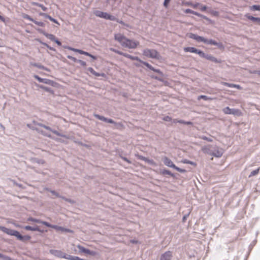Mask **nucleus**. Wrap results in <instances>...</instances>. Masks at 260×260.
I'll use <instances>...</instances> for the list:
<instances>
[{
	"mask_svg": "<svg viewBox=\"0 0 260 260\" xmlns=\"http://www.w3.org/2000/svg\"><path fill=\"white\" fill-rule=\"evenodd\" d=\"M143 54L149 58L159 59L160 55L159 53L155 49H145L143 51Z\"/></svg>",
	"mask_w": 260,
	"mask_h": 260,
	"instance_id": "3",
	"label": "nucleus"
},
{
	"mask_svg": "<svg viewBox=\"0 0 260 260\" xmlns=\"http://www.w3.org/2000/svg\"><path fill=\"white\" fill-rule=\"evenodd\" d=\"M201 5V4L199 3H196L194 4H191L190 6L194 9H196L198 8V7L200 6Z\"/></svg>",
	"mask_w": 260,
	"mask_h": 260,
	"instance_id": "53",
	"label": "nucleus"
},
{
	"mask_svg": "<svg viewBox=\"0 0 260 260\" xmlns=\"http://www.w3.org/2000/svg\"><path fill=\"white\" fill-rule=\"evenodd\" d=\"M24 229L25 230H28V231L41 232V230H40L39 227L37 225H36L34 227L29 226V225H26L24 228Z\"/></svg>",
	"mask_w": 260,
	"mask_h": 260,
	"instance_id": "23",
	"label": "nucleus"
},
{
	"mask_svg": "<svg viewBox=\"0 0 260 260\" xmlns=\"http://www.w3.org/2000/svg\"><path fill=\"white\" fill-rule=\"evenodd\" d=\"M27 221H32V222H36V223H42L49 228L51 226V224H50L49 223H48V222L42 221V220H41L40 219H38L36 218H34L33 217H29L27 219Z\"/></svg>",
	"mask_w": 260,
	"mask_h": 260,
	"instance_id": "10",
	"label": "nucleus"
},
{
	"mask_svg": "<svg viewBox=\"0 0 260 260\" xmlns=\"http://www.w3.org/2000/svg\"><path fill=\"white\" fill-rule=\"evenodd\" d=\"M64 258L69 260H73L74 256L65 253V257H64Z\"/></svg>",
	"mask_w": 260,
	"mask_h": 260,
	"instance_id": "49",
	"label": "nucleus"
},
{
	"mask_svg": "<svg viewBox=\"0 0 260 260\" xmlns=\"http://www.w3.org/2000/svg\"><path fill=\"white\" fill-rule=\"evenodd\" d=\"M50 228H52L55 229L57 230H60L61 231H64V232H71V231L69 229H65L61 226H58L55 225L51 224V226H50Z\"/></svg>",
	"mask_w": 260,
	"mask_h": 260,
	"instance_id": "26",
	"label": "nucleus"
},
{
	"mask_svg": "<svg viewBox=\"0 0 260 260\" xmlns=\"http://www.w3.org/2000/svg\"><path fill=\"white\" fill-rule=\"evenodd\" d=\"M200 9L201 11H205L208 10V8L206 6H203L202 4L200 6Z\"/></svg>",
	"mask_w": 260,
	"mask_h": 260,
	"instance_id": "52",
	"label": "nucleus"
},
{
	"mask_svg": "<svg viewBox=\"0 0 260 260\" xmlns=\"http://www.w3.org/2000/svg\"><path fill=\"white\" fill-rule=\"evenodd\" d=\"M142 63H143L146 67H147L149 69H150L152 71L153 70H154V68L151 64L148 63V62L143 61H142Z\"/></svg>",
	"mask_w": 260,
	"mask_h": 260,
	"instance_id": "36",
	"label": "nucleus"
},
{
	"mask_svg": "<svg viewBox=\"0 0 260 260\" xmlns=\"http://www.w3.org/2000/svg\"><path fill=\"white\" fill-rule=\"evenodd\" d=\"M260 170V168H257V169L252 171L249 175V178H250L252 176H255L259 173Z\"/></svg>",
	"mask_w": 260,
	"mask_h": 260,
	"instance_id": "30",
	"label": "nucleus"
},
{
	"mask_svg": "<svg viewBox=\"0 0 260 260\" xmlns=\"http://www.w3.org/2000/svg\"><path fill=\"white\" fill-rule=\"evenodd\" d=\"M22 17L24 19L28 20H29L30 21H32V22H33V21H34V19L33 18H32L30 16H29L28 15L26 14H24L23 15V16H22Z\"/></svg>",
	"mask_w": 260,
	"mask_h": 260,
	"instance_id": "38",
	"label": "nucleus"
},
{
	"mask_svg": "<svg viewBox=\"0 0 260 260\" xmlns=\"http://www.w3.org/2000/svg\"><path fill=\"white\" fill-rule=\"evenodd\" d=\"M245 17L249 20H250L253 22H256L259 24H260V18L259 17H254L253 16H250L249 14H247L245 15Z\"/></svg>",
	"mask_w": 260,
	"mask_h": 260,
	"instance_id": "21",
	"label": "nucleus"
},
{
	"mask_svg": "<svg viewBox=\"0 0 260 260\" xmlns=\"http://www.w3.org/2000/svg\"><path fill=\"white\" fill-rule=\"evenodd\" d=\"M205 58L209 60H210V61H212L214 62H215V63H220L221 62V60H219V59H217L216 58H215V57L212 56L210 54H207Z\"/></svg>",
	"mask_w": 260,
	"mask_h": 260,
	"instance_id": "17",
	"label": "nucleus"
},
{
	"mask_svg": "<svg viewBox=\"0 0 260 260\" xmlns=\"http://www.w3.org/2000/svg\"><path fill=\"white\" fill-rule=\"evenodd\" d=\"M251 10L254 11H260V6L259 5H253L251 8Z\"/></svg>",
	"mask_w": 260,
	"mask_h": 260,
	"instance_id": "44",
	"label": "nucleus"
},
{
	"mask_svg": "<svg viewBox=\"0 0 260 260\" xmlns=\"http://www.w3.org/2000/svg\"><path fill=\"white\" fill-rule=\"evenodd\" d=\"M163 119L165 120V121H171L172 120V118L170 116H165L164 117V118H163Z\"/></svg>",
	"mask_w": 260,
	"mask_h": 260,
	"instance_id": "59",
	"label": "nucleus"
},
{
	"mask_svg": "<svg viewBox=\"0 0 260 260\" xmlns=\"http://www.w3.org/2000/svg\"><path fill=\"white\" fill-rule=\"evenodd\" d=\"M77 62L79 63L81 66L83 67H85L86 66V62L84 61H83L82 60H78L77 61Z\"/></svg>",
	"mask_w": 260,
	"mask_h": 260,
	"instance_id": "54",
	"label": "nucleus"
},
{
	"mask_svg": "<svg viewBox=\"0 0 260 260\" xmlns=\"http://www.w3.org/2000/svg\"><path fill=\"white\" fill-rule=\"evenodd\" d=\"M200 99H203L205 101H207V100L211 99V98H209L208 96H207L206 95H201L198 97V100H200Z\"/></svg>",
	"mask_w": 260,
	"mask_h": 260,
	"instance_id": "43",
	"label": "nucleus"
},
{
	"mask_svg": "<svg viewBox=\"0 0 260 260\" xmlns=\"http://www.w3.org/2000/svg\"><path fill=\"white\" fill-rule=\"evenodd\" d=\"M214 150L212 152V155L216 157H220L222 155L223 152L222 149L217 146L214 147Z\"/></svg>",
	"mask_w": 260,
	"mask_h": 260,
	"instance_id": "9",
	"label": "nucleus"
},
{
	"mask_svg": "<svg viewBox=\"0 0 260 260\" xmlns=\"http://www.w3.org/2000/svg\"><path fill=\"white\" fill-rule=\"evenodd\" d=\"M142 63H143L146 67H147L149 69H150L152 71L153 70H154V68L151 64L148 63V62L143 61H142Z\"/></svg>",
	"mask_w": 260,
	"mask_h": 260,
	"instance_id": "37",
	"label": "nucleus"
},
{
	"mask_svg": "<svg viewBox=\"0 0 260 260\" xmlns=\"http://www.w3.org/2000/svg\"><path fill=\"white\" fill-rule=\"evenodd\" d=\"M182 162H183V164H190L193 166H196V164L194 162H193L186 159H183L182 160Z\"/></svg>",
	"mask_w": 260,
	"mask_h": 260,
	"instance_id": "32",
	"label": "nucleus"
},
{
	"mask_svg": "<svg viewBox=\"0 0 260 260\" xmlns=\"http://www.w3.org/2000/svg\"><path fill=\"white\" fill-rule=\"evenodd\" d=\"M87 70L90 72L92 74L96 76H100V74L96 73L92 68L89 67L88 68Z\"/></svg>",
	"mask_w": 260,
	"mask_h": 260,
	"instance_id": "33",
	"label": "nucleus"
},
{
	"mask_svg": "<svg viewBox=\"0 0 260 260\" xmlns=\"http://www.w3.org/2000/svg\"><path fill=\"white\" fill-rule=\"evenodd\" d=\"M0 258H3L5 260H11V258L7 256L4 255V254L0 253Z\"/></svg>",
	"mask_w": 260,
	"mask_h": 260,
	"instance_id": "50",
	"label": "nucleus"
},
{
	"mask_svg": "<svg viewBox=\"0 0 260 260\" xmlns=\"http://www.w3.org/2000/svg\"><path fill=\"white\" fill-rule=\"evenodd\" d=\"M39 15L41 16H43V17H45V18H47V19H49L50 21H52V22H54V23L59 25V23H58V22L56 19H55L54 18H52L50 15H48L46 13H39Z\"/></svg>",
	"mask_w": 260,
	"mask_h": 260,
	"instance_id": "15",
	"label": "nucleus"
},
{
	"mask_svg": "<svg viewBox=\"0 0 260 260\" xmlns=\"http://www.w3.org/2000/svg\"><path fill=\"white\" fill-rule=\"evenodd\" d=\"M174 169H175L176 170H177V171H178L180 173H185L186 172V170H184V169H181L177 166H175V167H174Z\"/></svg>",
	"mask_w": 260,
	"mask_h": 260,
	"instance_id": "48",
	"label": "nucleus"
},
{
	"mask_svg": "<svg viewBox=\"0 0 260 260\" xmlns=\"http://www.w3.org/2000/svg\"><path fill=\"white\" fill-rule=\"evenodd\" d=\"M185 13H186V14H188V13H190V14H193L194 15H196L198 17H200L201 18H202L205 20H208L209 19L205 16L202 15V14H200L199 13L197 12H196V11H194L193 10H191V9H187L185 10Z\"/></svg>",
	"mask_w": 260,
	"mask_h": 260,
	"instance_id": "11",
	"label": "nucleus"
},
{
	"mask_svg": "<svg viewBox=\"0 0 260 260\" xmlns=\"http://www.w3.org/2000/svg\"><path fill=\"white\" fill-rule=\"evenodd\" d=\"M108 19L107 20H111V21H116L117 20V18L115 17V16H113V15H111L110 14L109 15L108 17H107Z\"/></svg>",
	"mask_w": 260,
	"mask_h": 260,
	"instance_id": "47",
	"label": "nucleus"
},
{
	"mask_svg": "<svg viewBox=\"0 0 260 260\" xmlns=\"http://www.w3.org/2000/svg\"><path fill=\"white\" fill-rule=\"evenodd\" d=\"M117 22L121 24L122 25L125 24V23L122 20H120L118 18H117V20L116 21Z\"/></svg>",
	"mask_w": 260,
	"mask_h": 260,
	"instance_id": "64",
	"label": "nucleus"
},
{
	"mask_svg": "<svg viewBox=\"0 0 260 260\" xmlns=\"http://www.w3.org/2000/svg\"><path fill=\"white\" fill-rule=\"evenodd\" d=\"M200 138L201 139L207 141L208 142H212V141H213L212 139H210L209 138H208V137H207L206 136H201L200 137Z\"/></svg>",
	"mask_w": 260,
	"mask_h": 260,
	"instance_id": "46",
	"label": "nucleus"
},
{
	"mask_svg": "<svg viewBox=\"0 0 260 260\" xmlns=\"http://www.w3.org/2000/svg\"><path fill=\"white\" fill-rule=\"evenodd\" d=\"M133 60H137L142 63V60H141L138 56H134L133 58Z\"/></svg>",
	"mask_w": 260,
	"mask_h": 260,
	"instance_id": "62",
	"label": "nucleus"
},
{
	"mask_svg": "<svg viewBox=\"0 0 260 260\" xmlns=\"http://www.w3.org/2000/svg\"><path fill=\"white\" fill-rule=\"evenodd\" d=\"M31 65L34 66V67H36L39 69H42V70H45V71H49V69H48L47 68H46L45 67L41 65V64H38V63H31Z\"/></svg>",
	"mask_w": 260,
	"mask_h": 260,
	"instance_id": "29",
	"label": "nucleus"
},
{
	"mask_svg": "<svg viewBox=\"0 0 260 260\" xmlns=\"http://www.w3.org/2000/svg\"><path fill=\"white\" fill-rule=\"evenodd\" d=\"M35 124L36 125L44 127L46 129H47V130L52 132L53 134H55L56 135H57L58 136H60V137H64V138L67 137L66 135H62V134H60V133H59L58 132H57V131L52 129L50 127L46 126L42 123H36Z\"/></svg>",
	"mask_w": 260,
	"mask_h": 260,
	"instance_id": "6",
	"label": "nucleus"
},
{
	"mask_svg": "<svg viewBox=\"0 0 260 260\" xmlns=\"http://www.w3.org/2000/svg\"><path fill=\"white\" fill-rule=\"evenodd\" d=\"M114 39L119 42L122 47L129 49H135L139 45L138 41L127 39L120 33L114 35Z\"/></svg>",
	"mask_w": 260,
	"mask_h": 260,
	"instance_id": "1",
	"label": "nucleus"
},
{
	"mask_svg": "<svg viewBox=\"0 0 260 260\" xmlns=\"http://www.w3.org/2000/svg\"><path fill=\"white\" fill-rule=\"evenodd\" d=\"M31 5L36 6L41 8V9L44 11H46L48 10L47 7H45L43 5H42L41 4H40V3H38L37 2H32L31 3Z\"/></svg>",
	"mask_w": 260,
	"mask_h": 260,
	"instance_id": "27",
	"label": "nucleus"
},
{
	"mask_svg": "<svg viewBox=\"0 0 260 260\" xmlns=\"http://www.w3.org/2000/svg\"><path fill=\"white\" fill-rule=\"evenodd\" d=\"M144 161L151 165H155V162L153 159H150L147 157L145 158Z\"/></svg>",
	"mask_w": 260,
	"mask_h": 260,
	"instance_id": "35",
	"label": "nucleus"
},
{
	"mask_svg": "<svg viewBox=\"0 0 260 260\" xmlns=\"http://www.w3.org/2000/svg\"><path fill=\"white\" fill-rule=\"evenodd\" d=\"M50 192L51 193L55 196L56 197H59L60 198L61 197L59 195V194L58 193H57L56 191H55L54 190H50Z\"/></svg>",
	"mask_w": 260,
	"mask_h": 260,
	"instance_id": "60",
	"label": "nucleus"
},
{
	"mask_svg": "<svg viewBox=\"0 0 260 260\" xmlns=\"http://www.w3.org/2000/svg\"><path fill=\"white\" fill-rule=\"evenodd\" d=\"M50 253L53 255L59 258L65 257V253L61 250L51 249L50 250Z\"/></svg>",
	"mask_w": 260,
	"mask_h": 260,
	"instance_id": "8",
	"label": "nucleus"
},
{
	"mask_svg": "<svg viewBox=\"0 0 260 260\" xmlns=\"http://www.w3.org/2000/svg\"><path fill=\"white\" fill-rule=\"evenodd\" d=\"M54 42H55L59 46H60L61 45V43L56 38L55 40H54Z\"/></svg>",
	"mask_w": 260,
	"mask_h": 260,
	"instance_id": "63",
	"label": "nucleus"
},
{
	"mask_svg": "<svg viewBox=\"0 0 260 260\" xmlns=\"http://www.w3.org/2000/svg\"><path fill=\"white\" fill-rule=\"evenodd\" d=\"M35 78L37 79L39 82L44 83L45 84H49L50 82V80L48 79L45 78H41L38 75L34 76Z\"/></svg>",
	"mask_w": 260,
	"mask_h": 260,
	"instance_id": "22",
	"label": "nucleus"
},
{
	"mask_svg": "<svg viewBox=\"0 0 260 260\" xmlns=\"http://www.w3.org/2000/svg\"><path fill=\"white\" fill-rule=\"evenodd\" d=\"M196 54H199L200 55V56H201V57H203V58H205L207 54H205L202 51L199 50V49L198 50V51Z\"/></svg>",
	"mask_w": 260,
	"mask_h": 260,
	"instance_id": "41",
	"label": "nucleus"
},
{
	"mask_svg": "<svg viewBox=\"0 0 260 260\" xmlns=\"http://www.w3.org/2000/svg\"><path fill=\"white\" fill-rule=\"evenodd\" d=\"M122 56H123L127 58L131 59L132 60H133V58H134V56H132L130 54H128L127 53H124V52H123Z\"/></svg>",
	"mask_w": 260,
	"mask_h": 260,
	"instance_id": "45",
	"label": "nucleus"
},
{
	"mask_svg": "<svg viewBox=\"0 0 260 260\" xmlns=\"http://www.w3.org/2000/svg\"><path fill=\"white\" fill-rule=\"evenodd\" d=\"M207 12L213 16L218 17L219 15V13L218 11L213 10L211 9V8L208 9Z\"/></svg>",
	"mask_w": 260,
	"mask_h": 260,
	"instance_id": "28",
	"label": "nucleus"
},
{
	"mask_svg": "<svg viewBox=\"0 0 260 260\" xmlns=\"http://www.w3.org/2000/svg\"><path fill=\"white\" fill-rule=\"evenodd\" d=\"M36 129L37 131H38L39 132L41 133L42 134H43L44 136H47V137H51V136H50V135H48V134H45V133L44 132H43V131H39V130H38V129H37V128H36Z\"/></svg>",
	"mask_w": 260,
	"mask_h": 260,
	"instance_id": "61",
	"label": "nucleus"
},
{
	"mask_svg": "<svg viewBox=\"0 0 260 260\" xmlns=\"http://www.w3.org/2000/svg\"><path fill=\"white\" fill-rule=\"evenodd\" d=\"M162 160L166 166L172 168H174L175 167L173 161L168 157L165 156L162 158Z\"/></svg>",
	"mask_w": 260,
	"mask_h": 260,
	"instance_id": "13",
	"label": "nucleus"
},
{
	"mask_svg": "<svg viewBox=\"0 0 260 260\" xmlns=\"http://www.w3.org/2000/svg\"><path fill=\"white\" fill-rule=\"evenodd\" d=\"M162 173L164 175L167 174V175H169L172 177L174 176V174L173 173H172L171 171H170L169 170H164L162 172Z\"/></svg>",
	"mask_w": 260,
	"mask_h": 260,
	"instance_id": "39",
	"label": "nucleus"
},
{
	"mask_svg": "<svg viewBox=\"0 0 260 260\" xmlns=\"http://www.w3.org/2000/svg\"><path fill=\"white\" fill-rule=\"evenodd\" d=\"M40 42L43 45L46 46L49 49L51 50H52V51H54V49L51 47H50V46H49L47 44H46V43H44V42H42V41H40Z\"/></svg>",
	"mask_w": 260,
	"mask_h": 260,
	"instance_id": "51",
	"label": "nucleus"
},
{
	"mask_svg": "<svg viewBox=\"0 0 260 260\" xmlns=\"http://www.w3.org/2000/svg\"><path fill=\"white\" fill-rule=\"evenodd\" d=\"M95 15L96 16H98L101 18H103L107 20V17H108L109 14L106 12L98 11L96 12Z\"/></svg>",
	"mask_w": 260,
	"mask_h": 260,
	"instance_id": "20",
	"label": "nucleus"
},
{
	"mask_svg": "<svg viewBox=\"0 0 260 260\" xmlns=\"http://www.w3.org/2000/svg\"><path fill=\"white\" fill-rule=\"evenodd\" d=\"M77 248L79 249V252L80 253H85L86 252V248H85V247H84L83 246L80 245H78L77 246Z\"/></svg>",
	"mask_w": 260,
	"mask_h": 260,
	"instance_id": "34",
	"label": "nucleus"
},
{
	"mask_svg": "<svg viewBox=\"0 0 260 260\" xmlns=\"http://www.w3.org/2000/svg\"><path fill=\"white\" fill-rule=\"evenodd\" d=\"M223 112L225 114H232L235 116L241 115V111L237 109H231L229 107H226L223 109Z\"/></svg>",
	"mask_w": 260,
	"mask_h": 260,
	"instance_id": "5",
	"label": "nucleus"
},
{
	"mask_svg": "<svg viewBox=\"0 0 260 260\" xmlns=\"http://www.w3.org/2000/svg\"><path fill=\"white\" fill-rule=\"evenodd\" d=\"M172 256V252L170 251H167L161 254L160 260H171Z\"/></svg>",
	"mask_w": 260,
	"mask_h": 260,
	"instance_id": "12",
	"label": "nucleus"
},
{
	"mask_svg": "<svg viewBox=\"0 0 260 260\" xmlns=\"http://www.w3.org/2000/svg\"><path fill=\"white\" fill-rule=\"evenodd\" d=\"M211 145L204 146L202 147V150L204 153H207L212 155V150L211 149Z\"/></svg>",
	"mask_w": 260,
	"mask_h": 260,
	"instance_id": "18",
	"label": "nucleus"
},
{
	"mask_svg": "<svg viewBox=\"0 0 260 260\" xmlns=\"http://www.w3.org/2000/svg\"><path fill=\"white\" fill-rule=\"evenodd\" d=\"M110 50L118 54H119V55H122L123 54V52L120 51H119L116 49H114V48H110Z\"/></svg>",
	"mask_w": 260,
	"mask_h": 260,
	"instance_id": "42",
	"label": "nucleus"
},
{
	"mask_svg": "<svg viewBox=\"0 0 260 260\" xmlns=\"http://www.w3.org/2000/svg\"><path fill=\"white\" fill-rule=\"evenodd\" d=\"M0 229L4 232V233L7 234L8 235H11V236H14L15 237H17V235L19 233V232L11 230L10 229H8L7 228H5L4 226H0Z\"/></svg>",
	"mask_w": 260,
	"mask_h": 260,
	"instance_id": "7",
	"label": "nucleus"
},
{
	"mask_svg": "<svg viewBox=\"0 0 260 260\" xmlns=\"http://www.w3.org/2000/svg\"><path fill=\"white\" fill-rule=\"evenodd\" d=\"M153 71L156 72V73H158L160 75H161V76H163V73L161 71H160V70L159 69H155V68H154V70H152Z\"/></svg>",
	"mask_w": 260,
	"mask_h": 260,
	"instance_id": "55",
	"label": "nucleus"
},
{
	"mask_svg": "<svg viewBox=\"0 0 260 260\" xmlns=\"http://www.w3.org/2000/svg\"><path fill=\"white\" fill-rule=\"evenodd\" d=\"M68 58L72 60H73L74 62H77L79 59H76L75 57L71 56H68Z\"/></svg>",
	"mask_w": 260,
	"mask_h": 260,
	"instance_id": "56",
	"label": "nucleus"
},
{
	"mask_svg": "<svg viewBox=\"0 0 260 260\" xmlns=\"http://www.w3.org/2000/svg\"><path fill=\"white\" fill-rule=\"evenodd\" d=\"M221 84L223 85H224V86H228V87H231V88H236L238 89H240L241 88V86L239 85H237V84H232V83H229L225 82H221Z\"/></svg>",
	"mask_w": 260,
	"mask_h": 260,
	"instance_id": "16",
	"label": "nucleus"
},
{
	"mask_svg": "<svg viewBox=\"0 0 260 260\" xmlns=\"http://www.w3.org/2000/svg\"><path fill=\"white\" fill-rule=\"evenodd\" d=\"M60 198H61L62 199H63L64 200H65L68 202H70L71 203H74V201H73L72 200H71L70 199H67V198H66L65 197H61Z\"/></svg>",
	"mask_w": 260,
	"mask_h": 260,
	"instance_id": "58",
	"label": "nucleus"
},
{
	"mask_svg": "<svg viewBox=\"0 0 260 260\" xmlns=\"http://www.w3.org/2000/svg\"><path fill=\"white\" fill-rule=\"evenodd\" d=\"M33 22L34 23H35L36 25L44 27L45 26V23L43 22L37 21L34 20V21H33Z\"/></svg>",
	"mask_w": 260,
	"mask_h": 260,
	"instance_id": "40",
	"label": "nucleus"
},
{
	"mask_svg": "<svg viewBox=\"0 0 260 260\" xmlns=\"http://www.w3.org/2000/svg\"><path fill=\"white\" fill-rule=\"evenodd\" d=\"M198 50L197 48L192 47H187L184 48V51L185 52H191V53H197Z\"/></svg>",
	"mask_w": 260,
	"mask_h": 260,
	"instance_id": "24",
	"label": "nucleus"
},
{
	"mask_svg": "<svg viewBox=\"0 0 260 260\" xmlns=\"http://www.w3.org/2000/svg\"><path fill=\"white\" fill-rule=\"evenodd\" d=\"M40 32L42 33L43 35H44L46 37H47L48 39H50V40L54 41V40H55V37L52 34H48L46 32H45L44 30H42L41 29H37Z\"/></svg>",
	"mask_w": 260,
	"mask_h": 260,
	"instance_id": "14",
	"label": "nucleus"
},
{
	"mask_svg": "<svg viewBox=\"0 0 260 260\" xmlns=\"http://www.w3.org/2000/svg\"><path fill=\"white\" fill-rule=\"evenodd\" d=\"M17 238L19 240L24 242L29 240L31 237L28 235L22 236L20 235V233H19L17 235Z\"/></svg>",
	"mask_w": 260,
	"mask_h": 260,
	"instance_id": "19",
	"label": "nucleus"
},
{
	"mask_svg": "<svg viewBox=\"0 0 260 260\" xmlns=\"http://www.w3.org/2000/svg\"><path fill=\"white\" fill-rule=\"evenodd\" d=\"M94 116L95 118H98V119L103 121L104 122L114 124L117 128L123 127V124L121 122H116L112 119L107 118L103 116H101L96 114H94Z\"/></svg>",
	"mask_w": 260,
	"mask_h": 260,
	"instance_id": "4",
	"label": "nucleus"
},
{
	"mask_svg": "<svg viewBox=\"0 0 260 260\" xmlns=\"http://www.w3.org/2000/svg\"><path fill=\"white\" fill-rule=\"evenodd\" d=\"M69 49L70 50H71L74 51L75 52H78V53H79L81 54H83V55H86V56H88L89 55H90V53H88L87 52H85V51H83L82 50L75 49V48H71V47H69Z\"/></svg>",
	"mask_w": 260,
	"mask_h": 260,
	"instance_id": "25",
	"label": "nucleus"
},
{
	"mask_svg": "<svg viewBox=\"0 0 260 260\" xmlns=\"http://www.w3.org/2000/svg\"><path fill=\"white\" fill-rule=\"evenodd\" d=\"M85 254H89L92 256H95L97 254V252L95 251H92L88 249H86Z\"/></svg>",
	"mask_w": 260,
	"mask_h": 260,
	"instance_id": "31",
	"label": "nucleus"
},
{
	"mask_svg": "<svg viewBox=\"0 0 260 260\" xmlns=\"http://www.w3.org/2000/svg\"><path fill=\"white\" fill-rule=\"evenodd\" d=\"M189 38L196 40L198 42H204L208 45H213L215 46H220V44L218 43L212 39H207L203 37L199 36L196 34L191 33L189 35Z\"/></svg>",
	"mask_w": 260,
	"mask_h": 260,
	"instance_id": "2",
	"label": "nucleus"
},
{
	"mask_svg": "<svg viewBox=\"0 0 260 260\" xmlns=\"http://www.w3.org/2000/svg\"><path fill=\"white\" fill-rule=\"evenodd\" d=\"M170 1H171V0H165L164 3V7H165L166 8H167Z\"/></svg>",
	"mask_w": 260,
	"mask_h": 260,
	"instance_id": "57",
	"label": "nucleus"
}]
</instances>
